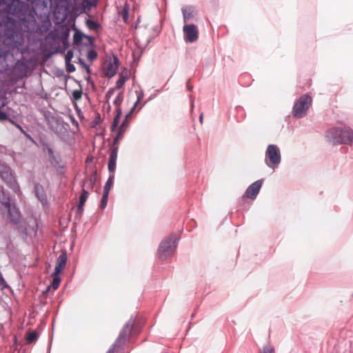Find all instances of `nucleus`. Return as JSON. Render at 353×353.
Segmentation results:
<instances>
[{
  "label": "nucleus",
  "mask_w": 353,
  "mask_h": 353,
  "mask_svg": "<svg viewBox=\"0 0 353 353\" xmlns=\"http://www.w3.org/2000/svg\"><path fill=\"white\" fill-rule=\"evenodd\" d=\"M8 13L18 18L16 21L8 15L0 14L1 39L6 44L14 46H23L26 33L37 30L35 11L28 3L21 0H7Z\"/></svg>",
  "instance_id": "1"
},
{
  "label": "nucleus",
  "mask_w": 353,
  "mask_h": 353,
  "mask_svg": "<svg viewBox=\"0 0 353 353\" xmlns=\"http://www.w3.org/2000/svg\"><path fill=\"white\" fill-rule=\"evenodd\" d=\"M326 137L333 144L350 145L353 141V130L347 127L332 128L326 132Z\"/></svg>",
  "instance_id": "2"
},
{
  "label": "nucleus",
  "mask_w": 353,
  "mask_h": 353,
  "mask_svg": "<svg viewBox=\"0 0 353 353\" xmlns=\"http://www.w3.org/2000/svg\"><path fill=\"white\" fill-rule=\"evenodd\" d=\"M179 238L176 234H171L161 241L158 249V256L161 260H166L174 252Z\"/></svg>",
  "instance_id": "3"
},
{
  "label": "nucleus",
  "mask_w": 353,
  "mask_h": 353,
  "mask_svg": "<svg viewBox=\"0 0 353 353\" xmlns=\"http://www.w3.org/2000/svg\"><path fill=\"white\" fill-rule=\"evenodd\" d=\"M311 103L312 98L307 94L301 96L293 106V115L296 118H303L306 114Z\"/></svg>",
  "instance_id": "4"
},
{
  "label": "nucleus",
  "mask_w": 353,
  "mask_h": 353,
  "mask_svg": "<svg viewBox=\"0 0 353 353\" xmlns=\"http://www.w3.org/2000/svg\"><path fill=\"white\" fill-rule=\"evenodd\" d=\"M0 177L15 192L19 190V186L12 169L6 163H0Z\"/></svg>",
  "instance_id": "5"
},
{
  "label": "nucleus",
  "mask_w": 353,
  "mask_h": 353,
  "mask_svg": "<svg viewBox=\"0 0 353 353\" xmlns=\"http://www.w3.org/2000/svg\"><path fill=\"white\" fill-rule=\"evenodd\" d=\"M134 321L133 318H130L125 324L115 343L112 345L113 349L118 348L123 351V346L132 332Z\"/></svg>",
  "instance_id": "6"
},
{
  "label": "nucleus",
  "mask_w": 353,
  "mask_h": 353,
  "mask_svg": "<svg viewBox=\"0 0 353 353\" xmlns=\"http://www.w3.org/2000/svg\"><path fill=\"white\" fill-rule=\"evenodd\" d=\"M281 161V156L279 147L274 144H270L265 152V163L269 168L277 166Z\"/></svg>",
  "instance_id": "7"
},
{
  "label": "nucleus",
  "mask_w": 353,
  "mask_h": 353,
  "mask_svg": "<svg viewBox=\"0 0 353 353\" xmlns=\"http://www.w3.org/2000/svg\"><path fill=\"white\" fill-rule=\"evenodd\" d=\"M3 212V213L6 212V219L10 223L16 225L20 222L21 219V213L19 209L14 204L8 205Z\"/></svg>",
  "instance_id": "8"
},
{
  "label": "nucleus",
  "mask_w": 353,
  "mask_h": 353,
  "mask_svg": "<svg viewBox=\"0 0 353 353\" xmlns=\"http://www.w3.org/2000/svg\"><path fill=\"white\" fill-rule=\"evenodd\" d=\"M184 40L186 42L194 43L198 40L199 30L194 24H185L183 27Z\"/></svg>",
  "instance_id": "9"
},
{
  "label": "nucleus",
  "mask_w": 353,
  "mask_h": 353,
  "mask_svg": "<svg viewBox=\"0 0 353 353\" xmlns=\"http://www.w3.org/2000/svg\"><path fill=\"white\" fill-rule=\"evenodd\" d=\"M263 180H257L248 186L243 196L250 199H255L261 188Z\"/></svg>",
  "instance_id": "10"
},
{
  "label": "nucleus",
  "mask_w": 353,
  "mask_h": 353,
  "mask_svg": "<svg viewBox=\"0 0 353 353\" xmlns=\"http://www.w3.org/2000/svg\"><path fill=\"white\" fill-rule=\"evenodd\" d=\"M183 22L185 24L192 21L196 20V11L192 6H186L182 8Z\"/></svg>",
  "instance_id": "11"
},
{
  "label": "nucleus",
  "mask_w": 353,
  "mask_h": 353,
  "mask_svg": "<svg viewBox=\"0 0 353 353\" xmlns=\"http://www.w3.org/2000/svg\"><path fill=\"white\" fill-rule=\"evenodd\" d=\"M86 39L88 42L83 43L85 46H92L93 45V37L88 36L77 30L73 35V42L74 45H80L83 43V39Z\"/></svg>",
  "instance_id": "12"
},
{
  "label": "nucleus",
  "mask_w": 353,
  "mask_h": 353,
  "mask_svg": "<svg viewBox=\"0 0 353 353\" xmlns=\"http://www.w3.org/2000/svg\"><path fill=\"white\" fill-rule=\"evenodd\" d=\"M119 65V59L117 57H114L113 59L111 60L106 65L105 69V76L108 78L113 77L117 72Z\"/></svg>",
  "instance_id": "13"
},
{
  "label": "nucleus",
  "mask_w": 353,
  "mask_h": 353,
  "mask_svg": "<svg viewBox=\"0 0 353 353\" xmlns=\"http://www.w3.org/2000/svg\"><path fill=\"white\" fill-rule=\"evenodd\" d=\"M118 148L114 147L112 148L108 161V170L110 172H114L116 170V163L117 159Z\"/></svg>",
  "instance_id": "14"
},
{
  "label": "nucleus",
  "mask_w": 353,
  "mask_h": 353,
  "mask_svg": "<svg viewBox=\"0 0 353 353\" xmlns=\"http://www.w3.org/2000/svg\"><path fill=\"white\" fill-rule=\"evenodd\" d=\"M9 194L6 192L3 188H0V208L3 211L8 205H11Z\"/></svg>",
  "instance_id": "15"
},
{
  "label": "nucleus",
  "mask_w": 353,
  "mask_h": 353,
  "mask_svg": "<svg viewBox=\"0 0 353 353\" xmlns=\"http://www.w3.org/2000/svg\"><path fill=\"white\" fill-rule=\"evenodd\" d=\"M34 193L37 199L41 201V203L44 204L47 202L46 195L43 186L37 183L34 185Z\"/></svg>",
  "instance_id": "16"
},
{
  "label": "nucleus",
  "mask_w": 353,
  "mask_h": 353,
  "mask_svg": "<svg viewBox=\"0 0 353 353\" xmlns=\"http://www.w3.org/2000/svg\"><path fill=\"white\" fill-rule=\"evenodd\" d=\"M128 127L127 122L125 121H123L122 123L119 126L117 130V133L114 138L113 143L114 145L117 144L119 141L122 139L123 134L125 133V131Z\"/></svg>",
  "instance_id": "17"
},
{
  "label": "nucleus",
  "mask_w": 353,
  "mask_h": 353,
  "mask_svg": "<svg viewBox=\"0 0 353 353\" xmlns=\"http://www.w3.org/2000/svg\"><path fill=\"white\" fill-rule=\"evenodd\" d=\"M88 194H89V192L87 190L83 189L82 193L79 198V201L77 210V212L79 213V214H81L83 212V206H84V204L88 199Z\"/></svg>",
  "instance_id": "18"
},
{
  "label": "nucleus",
  "mask_w": 353,
  "mask_h": 353,
  "mask_svg": "<svg viewBox=\"0 0 353 353\" xmlns=\"http://www.w3.org/2000/svg\"><path fill=\"white\" fill-rule=\"evenodd\" d=\"M68 256L65 252H63L57 258L56 265L64 268L67 263Z\"/></svg>",
  "instance_id": "19"
},
{
  "label": "nucleus",
  "mask_w": 353,
  "mask_h": 353,
  "mask_svg": "<svg viewBox=\"0 0 353 353\" xmlns=\"http://www.w3.org/2000/svg\"><path fill=\"white\" fill-rule=\"evenodd\" d=\"M127 80H128V76L126 74H124V73L120 74L119 78L116 82L115 88L117 90L121 88Z\"/></svg>",
  "instance_id": "20"
},
{
  "label": "nucleus",
  "mask_w": 353,
  "mask_h": 353,
  "mask_svg": "<svg viewBox=\"0 0 353 353\" xmlns=\"http://www.w3.org/2000/svg\"><path fill=\"white\" fill-rule=\"evenodd\" d=\"M85 24L91 30H97L100 27V25L97 21L90 19H86Z\"/></svg>",
  "instance_id": "21"
},
{
  "label": "nucleus",
  "mask_w": 353,
  "mask_h": 353,
  "mask_svg": "<svg viewBox=\"0 0 353 353\" xmlns=\"http://www.w3.org/2000/svg\"><path fill=\"white\" fill-rule=\"evenodd\" d=\"M135 93H136L137 99L136 102L134 103L133 107L130 110V114H132V112L134 110L137 105H138L139 101L143 98V96H144L143 92L142 90H136Z\"/></svg>",
  "instance_id": "22"
},
{
  "label": "nucleus",
  "mask_w": 353,
  "mask_h": 353,
  "mask_svg": "<svg viewBox=\"0 0 353 353\" xmlns=\"http://www.w3.org/2000/svg\"><path fill=\"white\" fill-rule=\"evenodd\" d=\"M114 183V175H110L107 180L104 188H103V192H106L109 194L110 190L111 187L112 186Z\"/></svg>",
  "instance_id": "23"
},
{
  "label": "nucleus",
  "mask_w": 353,
  "mask_h": 353,
  "mask_svg": "<svg viewBox=\"0 0 353 353\" xmlns=\"http://www.w3.org/2000/svg\"><path fill=\"white\" fill-rule=\"evenodd\" d=\"M38 339V334L35 332H29L27 335L26 340L28 343L35 342Z\"/></svg>",
  "instance_id": "24"
},
{
  "label": "nucleus",
  "mask_w": 353,
  "mask_h": 353,
  "mask_svg": "<svg viewBox=\"0 0 353 353\" xmlns=\"http://www.w3.org/2000/svg\"><path fill=\"white\" fill-rule=\"evenodd\" d=\"M108 195H109V194H108L106 192H103L102 199H101L100 205H99V207L101 209H105V207L107 205V203H108Z\"/></svg>",
  "instance_id": "25"
},
{
  "label": "nucleus",
  "mask_w": 353,
  "mask_h": 353,
  "mask_svg": "<svg viewBox=\"0 0 353 353\" xmlns=\"http://www.w3.org/2000/svg\"><path fill=\"white\" fill-rule=\"evenodd\" d=\"M87 58L89 61H93L97 58V53L94 50H89L87 52Z\"/></svg>",
  "instance_id": "26"
},
{
  "label": "nucleus",
  "mask_w": 353,
  "mask_h": 353,
  "mask_svg": "<svg viewBox=\"0 0 353 353\" xmlns=\"http://www.w3.org/2000/svg\"><path fill=\"white\" fill-rule=\"evenodd\" d=\"M61 283V278L59 276H54L52 279V287L54 289H57Z\"/></svg>",
  "instance_id": "27"
},
{
  "label": "nucleus",
  "mask_w": 353,
  "mask_h": 353,
  "mask_svg": "<svg viewBox=\"0 0 353 353\" xmlns=\"http://www.w3.org/2000/svg\"><path fill=\"white\" fill-rule=\"evenodd\" d=\"M123 101V94L121 92H120L117 96V97L115 98V99L114 100V104L116 105V106H121V104Z\"/></svg>",
  "instance_id": "28"
},
{
  "label": "nucleus",
  "mask_w": 353,
  "mask_h": 353,
  "mask_svg": "<svg viewBox=\"0 0 353 353\" xmlns=\"http://www.w3.org/2000/svg\"><path fill=\"white\" fill-rule=\"evenodd\" d=\"M82 91L81 90H74L72 92V97L74 100L77 101L81 98Z\"/></svg>",
  "instance_id": "29"
},
{
  "label": "nucleus",
  "mask_w": 353,
  "mask_h": 353,
  "mask_svg": "<svg viewBox=\"0 0 353 353\" xmlns=\"http://www.w3.org/2000/svg\"><path fill=\"white\" fill-rule=\"evenodd\" d=\"M119 119L120 117H114V120H113V122H112V126H111V131L112 132H114V130H117V128L119 125Z\"/></svg>",
  "instance_id": "30"
},
{
  "label": "nucleus",
  "mask_w": 353,
  "mask_h": 353,
  "mask_svg": "<svg viewBox=\"0 0 353 353\" xmlns=\"http://www.w3.org/2000/svg\"><path fill=\"white\" fill-rule=\"evenodd\" d=\"M73 58V52L71 50L67 51L66 54L65 56V63L70 62L72 59Z\"/></svg>",
  "instance_id": "31"
},
{
  "label": "nucleus",
  "mask_w": 353,
  "mask_h": 353,
  "mask_svg": "<svg viewBox=\"0 0 353 353\" xmlns=\"http://www.w3.org/2000/svg\"><path fill=\"white\" fill-rule=\"evenodd\" d=\"M66 65V70L69 73H72L75 71V67L73 64L70 63V62L65 63Z\"/></svg>",
  "instance_id": "32"
},
{
  "label": "nucleus",
  "mask_w": 353,
  "mask_h": 353,
  "mask_svg": "<svg viewBox=\"0 0 353 353\" xmlns=\"http://www.w3.org/2000/svg\"><path fill=\"white\" fill-rule=\"evenodd\" d=\"M263 353H274V349L270 346H265L263 348Z\"/></svg>",
  "instance_id": "33"
},
{
  "label": "nucleus",
  "mask_w": 353,
  "mask_h": 353,
  "mask_svg": "<svg viewBox=\"0 0 353 353\" xmlns=\"http://www.w3.org/2000/svg\"><path fill=\"white\" fill-rule=\"evenodd\" d=\"M115 89L116 88H111L107 92V93L105 94V97H106L107 100L110 99V98L112 97V95L114 93Z\"/></svg>",
  "instance_id": "34"
},
{
  "label": "nucleus",
  "mask_w": 353,
  "mask_h": 353,
  "mask_svg": "<svg viewBox=\"0 0 353 353\" xmlns=\"http://www.w3.org/2000/svg\"><path fill=\"white\" fill-rule=\"evenodd\" d=\"M0 287L3 289L6 287H8L5 280L3 279V276L1 274V273L0 272Z\"/></svg>",
  "instance_id": "35"
},
{
  "label": "nucleus",
  "mask_w": 353,
  "mask_h": 353,
  "mask_svg": "<svg viewBox=\"0 0 353 353\" xmlns=\"http://www.w3.org/2000/svg\"><path fill=\"white\" fill-rule=\"evenodd\" d=\"M47 152H48V154L49 156V158L52 159H54V151H53L52 148H50V147H48L47 148Z\"/></svg>",
  "instance_id": "36"
},
{
  "label": "nucleus",
  "mask_w": 353,
  "mask_h": 353,
  "mask_svg": "<svg viewBox=\"0 0 353 353\" xmlns=\"http://www.w3.org/2000/svg\"><path fill=\"white\" fill-rule=\"evenodd\" d=\"M8 119V117L7 114L1 110H0V121H7Z\"/></svg>",
  "instance_id": "37"
},
{
  "label": "nucleus",
  "mask_w": 353,
  "mask_h": 353,
  "mask_svg": "<svg viewBox=\"0 0 353 353\" xmlns=\"http://www.w3.org/2000/svg\"><path fill=\"white\" fill-rule=\"evenodd\" d=\"M122 352H123V351L118 348L113 349V346L112 345V347L108 350V351L106 353H122Z\"/></svg>",
  "instance_id": "38"
},
{
  "label": "nucleus",
  "mask_w": 353,
  "mask_h": 353,
  "mask_svg": "<svg viewBox=\"0 0 353 353\" xmlns=\"http://www.w3.org/2000/svg\"><path fill=\"white\" fill-rule=\"evenodd\" d=\"M63 268L59 267V266H57V265H55V268H54V276H58V274L61 272V270H63Z\"/></svg>",
  "instance_id": "39"
},
{
  "label": "nucleus",
  "mask_w": 353,
  "mask_h": 353,
  "mask_svg": "<svg viewBox=\"0 0 353 353\" xmlns=\"http://www.w3.org/2000/svg\"><path fill=\"white\" fill-rule=\"evenodd\" d=\"M88 181H89L90 186L93 187V185H94V183L96 182V177L94 176H91L89 179Z\"/></svg>",
  "instance_id": "40"
},
{
  "label": "nucleus",
  "mask_w": 353,
  "mask_h": 353,
  "mask_svg": "<svg viewBox=\"0 0 353 353\" xmlns=\"http://www.w3.org/2000/svg\"><path fill=\"white\" fill-rule=\"evenodd\" d=\"M117 107V109H116V112H117V114H116V117H121V108L120 106H116Z\"/></svg>",
  "instance_id": "41"
},
{
  "label": "nucleus",
  "mask_w": 353,
  "mask_h": 353,
  "mask_svg": "<svg viewBox=\"0 0 353 353\" xmlns=\"http://www.w3.org/2000/svg\"><path fill=\"white\" fill-rule=\"evenodd\" d=\"M27 1L31 3H37V0H27ZM5 1H7V0H0V5L1 4V3H3Z\"/></svg>",
  "instance_id": "42"
},
{
  "label": "nucleus",
  "mask_w": 353,
  "mask_h": 353,
  "mask_svg": "<svg viewBox=\"0 0 353 353\" xmlns=\"http://www.w3.org/2000/svg\"><path fill=\"white\" fill-rule=\"evenodd\" d=\"M14 126H16L19 130H20L21 132L25 133V131L23 130V128L19 124L14 123Z\"/></svg>",
  "instance_id": "43"
},
{
  "label": "nucleus",
  "mask_w": 353,
  "mask_h": 353,
  "mask_svg": "<svg viewBox=\"0 0 353 353\" xmlns=\"http://www.w3.org/2000/svg\"><path fill=\"white\" fill-rule=\"evenodd\" d=\"M203 113H201L199 115V121L201 123H203Z\"/></svg>",
  "instance_id": "44"
},
{
  "label": "nucleus",
  "mask_w": 353,
  "mask_h": 353,
  "mask_svg": "<svg viewBox=\"0 0 353 353\" xmlns=\"http://www.w3.org/2000/svg\"><path fill=\"white\" fill-rule=\"evenodd\" d=\"M80 61L82 63L83 67L87 69V71L89 72H90L89 67L87 65H85V63H83L81 60H80Z\"/></svg>",
  "instance_id": "45"
},
{
  "label": "nucleus",
  "mask_w": 353,
  "mask_h": 353,
  "mask_svg": "<svg viewBox=\"0 0 353 353\" xmlns=\"http://www.w3.org/2000/svg\"><path fill=\"white\" fill-rule=\"evenodd\" d=\"M130 115H131V114H130V112H129V113H128V114H126V116H125V120H124V121H125L127 123H128V118L130 117Z\"/></svg>",
  "instance_id": "46"
},
{
  "label": "nucleus",
  "mask_w": 353,
  "mask_h": 353,
  "mask_svg": "<svg viewBox=\"0 0 353 353\" xmlns=\"http://www.w3.org/2000/svg\"><path fill=\"white\" fill-rule=\"evenodd\" d=\"M8 121L10 122L12 125H14V123H17L15 121H14L12 119L8 118Z\"/></svg>",
  "instance_id": "47"
},
{
  "label": "nucleus",
  "mask_w": 353,
  "mask_h": 353,
  "mask_svg": "<svg viewBox=\"0 0 353 353\" xmlns=\"http://www.w3.org/2000/svg\"><path fill=\"white\" fill-rule=\"evenodd\" d=\"M187 88L189 90H191L192 89V87L189 85L188 82L187 83Z\"/></svg>",
  "instance_id": "48"
},
{
  "label": "nucleus",
  "mask_w": 353,
  "mask_h": 353,
  "mask_svg": "<svg viewBox=\"0 0 353 353\" xmlns=\"http://www.w3.org/2000/svg\"><path fill=\"white\" fill-rule=\"evenodd\" d=\"M193 106H194L193 101H191V107H192V108H193Z\"/></svg>",
  "instance_id": "49"
}]
</instances>
